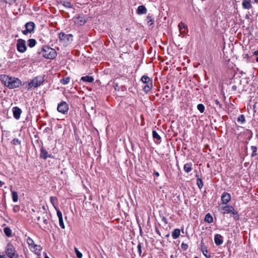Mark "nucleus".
<instances>
[{"mask_svg":"<svg viewBox=\"0 0 258 258\" xmlns=\"http://www.w3.org/2000/svg\"><path fill=\"white\" fill-rule=\"evenodd\" d=\"M55 210H56L57 216L58 218V219L62 218V215L61 211L57 208H56Z\"/></svg>","mask_w":258,"mask_h":258,"instance_id":"40","label":"nucleus"},{"mask_svg":"<svg viewBox=\"0 0 258 258\" xmlns=\"http://www.w3.org/2000/svg\"><path fill=\"white\" fill-rule=\"evenodd\" d=\"M7 3H10V1L11 0H4Z\"/></svg>","mask_w":258,"mask_h":258,"instance_id":"51","label":"nucleus"},{"mask_svg":"<svg viewBox=\"0 0 258 258\" xmlns=\"http://www.w3.org/2000/svg\"><path fill=\"white\" fill-rule=\"evenodd\" d=\"M4 183L0 180V187H2Z\"/></svg>","mask_w":258,"mask_h":258,"instance_id":"48","label":"nucleus"},{"mask_svg":"<svg viewBox=\"0 0 258 258\" xmlns=\"http://www.w3.org/2000/svg\"><path fill=\"white\" fill-rule=\"evenodd\" d=\"M70 81V78L69 77L63 78L60 80V82L63 85L68 84Z\"/></svg>","mask_w":258,"mask_h":258,"instance_id":"32","label":"nucleus"},{"mask_svg":"<svg viewBox=\"0 0 258 258\" xmlns=\"http://www.w3.org/2000/svg\"><path fill=\"white\" fill-rule=\"evenodd\" d=\"M12 143L14 145H18L20 144L21 142L18 139H14L12 140Z\"/></svg>","mask_w":258,"mask_h":258,"instance_id":"38","label":"nucleus"},{"mask_svg":"<svg viewBox=\"0 0 258 258\" xmlns=\"http://www.w3.org/2000/svg\"><path fill=\"white\" fill-rule=\"evenodd\" d=\"M154 174L157 177H158L159 176V173L157 171H154Z\"/></svg>","mask_w":258,"mask_h":258,"instance_id":"47","label":"nucleus"},{"mask_svg":"<svg viewBox=\"0 0 258 258\" xmlns=\"http://www.w3.org/2000/svg\"><path fill=\"white\" fill-rule=\"evenodd\" d=\"M27 243L28 244L30 249H31V248H32L33 246H34L35 245V244L33 240L29 237H28L27 238Z\"/></svg>","mask_w":258,"mask_h":258,"instance_id":"26","label":"nucleus"},{"mask_svg":"<svg viewBox=\"0 0 258 258\" xmlns=\"http://www.w3.org/2000/svg\"><path fill=\"white\" fill-rule=\"evenodd\" d=\"M50 201L54 208L56 209V205H57V199L55 197H50Z\"/></svg>","mask_w":258,"mask_h":258,"instance_id":"23","label":"nucleus"},{"mask_svg":"<svg viewBox=\"0 0 258 258\" xmlns=\"http://www.w3.org/2000/svg\"><path fill=\"white\" fill-rule=\"evenodd\" d=\"M12 198L13 202H17L18 201V196L16 191H13L12 192Z\"/></svg>","mask_w":258,"mask_h":258,"instance_id":"33","label":"nucleus"},{"mask_svg":"<svg viewBox=\"0 0 258 258\" xmlns=\"http://www.w3.org/2000/svg\"><path fill=\"white\" fill-rule=\"evenodd\" d=\"M252 148L253 149V152L256 151V148L255 147H252Z\"/></svg>","mask_w":258,"mask_h":258,"instance_id":"49","label":"nucleus"},{"mask_svg":"<svg viewBox=\"0 0 258 258\" xmlns=\"http://www.w3.org/2000/svg\"><path fill=\"white\" fill-rule=\"evenodd\" d=\"M137 248H138V252H139V254L141 255V253H142V250H141L142 247H141V244H139L138 245Z\"/></svg>","mask_w":258,"mask_h":258,"instance_id":"44","label":"nucleus"},{"mask_svg":"<svg viewBox=\"0 0 258 258\" xmlns=\"http://www.w3.org/2000/svg\"><path fill=\"white\" fill-rule=\"evenodd\" d=\"M59 39L60 41L66 44H68L73 41V35L71 34H66L64 33L61 32L59 34Z\"/></svg>","mask_w":258,"mask_h":258,"instance_id":"7","label":"nucleus"},{"mask_svg":"<svg viewBox=\"0 0 258 258\" xmlns=\"http://www.w3.org/2000/svg\"><path fill=\"white\" fill-rule=\"evenodd\" d=\"M201 250L203 254L207 257L210 258L211 257V254L208 252L206 246L204 244L203 242H201Z\"/></svg>","mask_w":258,"mask_h":258,"instance_id":"15","label":"nucleus"},{"mask_svg":"<svg viewBox=\"0 0 258 258\" xmlns=\"http://www.w3.org/2000/svg\"><path fill=\"white\" fill-rule=\"evenodd\" d=\"M197 184L198 186V187L201 189L203 186V182L202 180V179L200 178H198L197 180Z\"/></svg>","mask_w":258,"mask_h":258,"instance_id":"35","label":"nucleus"},{"mask_svg":"<svg viewBox=\"0 0 258 258\" xmlns=\"http://www.w3.org/2000/svg\"><path fill=\"white\" fill-rule=\"evenodd\" d=\"M256 3H258V0H254Z\"/></svg>","mask_w":258,"mask_h":258,"instance_id":"54","label":"nucleus"},{"mask_svg":"<svg viewBox=\"0 0 258 258\" xmlns=\"http://www.w3.org/2000/svg\"><path fill=\"white\" fill-rule=\"evenodd\" d=\"M237 121L238 122H241V123H243L245 121V117L243 115H241L237 118Z\"/></svg>","mask_w":258,"mask_h":258,"instance_id":"39","label":"nucleus"},{"mask_svg":"<svg viewBox=\"0 0 258 258\" xmlns=\"http://www.w3.org/2000/svg\"><path fill=\"white\" fill-rule=\"evenodd\" d=\"M41 54L44 57L48 59H53L56 56L55 49L48 46H45L42 48Z\"/></svg>","mask_w":258,"mask_h":258,"instance_id":"3","label":"nucleus"},{"mask_svg":"<svg viewBox=\"0 0 258 258\" xmlns=\"http://www.w3.org/2000/svg\"><path fill=\"white\" fill-rule=\"evenodd\" d=\"M86 22V20L83 17L79 16L75 18V23L76 25L79 26H82L84 25Z\"/></svg>","mask_w":258,"mask_h":258,"instance_id":"13","label":"nucleus"},{"mask_svg":"<svg viewBox=\"0 0 258 258\" xmlns=\"http://www.w3.org/2000/svg\"><path fill=\"white\" fill-rule=\"evenodd\" d=\"M69 109V105L65 101H61L58 104L57 107V110L63 114L67 113Z\"/></svg>","mask_w":258,"mask_h":258,"instance_id":"8","label":"nucleus"},{"mask_svg":"<svg viewBox=\"0 0 258 258\" xmlns=\"http://www.w3.org/2000/svg\"><path fill=\"white\" fill-rule=\"evenodd\" d=\"M62 3V5L67 8H70L71 7L70 3L68 1H63Z\"/></svg>","mask_w":258,"mask_h":258,"instance_id":"42","label":"nucleus"},{"mask_svg":"<svg viewBox=\"0 0 258 258\" xmlns=\"http://www.w3.org/2000/svg\"><path fill=\"white\" fill-rule=\"evenodd\" d=\"M197 108L201 113H203L205 110V107L202 104H198Z\"/></svg>","mask_w":258,"mask_h":258,"instance_id":"36","label":"nucleus"},{"mask_svg":"<svg viewBox=\"0 0 258 258\" xmlns=\"http://www.w3.org/2000/svg\"><path fill=\"white\" fill-rule=\"evenodd\" d=\"M17 49L21 53H23L26 50V42L24 40L19 39L17 40Z\"/></svg>","mask_w":258,"mask_h":258,"instance_id":"9","label":"nucleus"},{"mask_svg":"<svg viewBox=\"0 0 258 258\" xmlns=\"http://www.w3.org/2000/svg\"><path fill=\"white\" fill-rule=\"evenodd\" d=\"M214 241L216 245H220L223 242V237L220 234H216L214 237Z\"/></svg>","mask_w":258,"mask_h":258,"instance_id":"16","label":"nucleus"},{"mask_svg":"<svg viewBox=\"0 0 258 258\" xmlns=\"http://www.w3.org/2000/svg\"><path fill=\"white\" fill-rule=\"evenodd\" d=\"M245 57H246V58H248V57H249V56H248V55L247 54H246L245 55Z\"/></svg>","mask_w":258,"mask_h":258,"instance_id":"53","label":"nucleus"},{"mask_svg":"<svg viewBox=\"0 0 258 258\" xmlns=\"http://www.w3.org/2000/svg\"><path fill=\"white\" fill-rule=\"evenodd\" d=\"M181 248L183 249V250H186L188 247V245L186 244L182 243L181 244Z\"/></svg>","mask_w":258,"mask_h":258,"instance_id":"43","label":"nucleus"},{"mask_svg":"<svg viewBox=\"0 0 258 258\" xmlns=\"http://www.w3.org/2000/svg\"><path fill=\"white\" fill-rule=\"evenodd\" d=\"M220 212L223 214H232L234 219L238 220L239 219V215L232 206L228 205L221 207Z\"/></svg>","mask_w":258,"mask_h":258,"instance_id":"2","label":"nucleus"},{"mask_svg":"<svg viewBox=\"0 0 258 258\" xmlns=\"http://www.w3.org/2000/svg\"><path fill=\"white\" fill-rule=\"evenodd\" d=\"M35 27V24L32 22H27L25 24L26 29L22 31L24 35H27L29 33H31L33 31Z\"/></svg>","mask_w":258,"mask_h":258,"instance_id":"10","label":"nucleus"},{"mask_svg":"<svg viewBox=\"0 0 258 258\" xmlns=\"http://www.w3.org/2000/svg\"><path fill=\"white\" fill-rule=\"evenodd\" d=\"M4 232L5 235L8 237H10L12 235V230L9 227H5L4 229Z\"/></svg>","mask_w":258,"mask_h":258,"instance_id":"27","label":"nucleus"},{"mask_svg":"<svg viewBox=\"0 0 258 258\" xmlns=\"http://www.w3.org/2000/svg\"><path fill=\"white\" fill-rule=\"evenodd\" d=\"M0 258H7L5 255L0 254Z\"/></svg>","mask_w":258,"mask_h":258,"instance_id":"50","label":"nucleus"},{"mask_svg":"<svg viewBox=\"0 0 258 258\" xmlns=\"http://www.w3.org/2000/svg\"><path fill=\"white\" fill-rule=\"evenodd\" d=\"M194 258H199L198 256H195Z\"/></svg>","mask_w":258,"mask_h":258,"instance_id":"55","label":"nucleus"},{"mask_svg":"<svg viewBox=\"0 0 258 258\" xmlns=\"http://www.w3.org/2000/svg\"><path fill=\"white\" fill-rule=\"evenodd\" d=\"M242 6L245 9H249L250 6V3L247 0H243L242 2Z\"/></svg>","mask_w":258,"mask_h":258,"instance_id":"30","label":"nucleus"},{"mask_svg":"<svg viewBox=\"0 0 258 258\" xmlns=\"http://www.w3.org/2000/svg\"><path fill=\"white\" fill-rule=\"evenodd\" d=\"M178 27L179 28V31L180 32V33H181V34L183 33V32L182 31V29H184L186 27L184 23H183L182 22L179 23L178 25Z\"/></svg>","mask_w":258,"mask_h":258,"instance_id":"34","label":"nucleus"},{"mask_svg":"<svg viewBox=\"0 0 258 258\" xmlns=\"http://www.w3.org/2000/svg\"><path fill=\"white\" fill-rule=\"evenodd\" d=\"M36 43V41L34 39H30L28 41V45L30 47H34Z\"/></svg>","mask_w":258,"mask_h":258,"instance_id":"28","label":"nucleus"},{"mask_svg":"<svg viewBox=\"0 0 258 258\" xmlns=\"http://www.w3.org/2000/svg\"><path fill=\"white\" fill-rule=\"evenodd\" d=\"M152 136H153V138L154 139H156L158 141H160L161 140L160 136L158 135V134L155 131H153Z\"/></svg>","mask_w":258,"mask_h":258,"instance_id":"31","label":"nucleus"},{"mask_svg":"<svg viewBox=\"0 0 258 258\" xmlns=\"http://www.w3.org/2000/svg\"><path fill=\"white\" fill-rule=\"evenodd\" d=\"M37 219L43 230L48 228V217L46 214L43 213L41 216H38Z\"/></svg>","mask_w":258,"mask_h":258,"instance_id":"5","label":"nucleus"},{"mask_svg":"<svg viewBox=\"0 0 258 258\" xmlns=\"http://www.w3.org/2000/svg\"><path fill=\"white\" fill-rule=\"evenodd\" d=\"M184 170L188 173L191 170V163H187L184 165L183 167Z\"/></svg>","mask_w":258,"mask_h":258,"instance_id":"25","label":"nucleus"},{"mask_svg":"<svg viewBox=\"0 0 258 258\" xmlns=\"http://www.w3.org/2000/svg\"><path fill=\"white\" fill-rule=\"evenodd\" d=\"M231 200V195L230 194L224 192L221 196V201L223 204H227Z\"/></svg>","mask_w":258,"mask_h":258,"instance_id":"12","label":"nucleus"},{"mask_svg":"<svg viewBox=\"0 0 258 258\" xmlns=\"http://www.w3.org/2000/svg\"><path fill=\"white\" fill-rule=\"evenodd\" d=\"M50 157V155L48 154V152L44 149H41L40 153V157L44 159Z\"/></svg>","mask_w":258,"mask_h":258,"instance_id":"21","label":"nucleus"},{"mask_svg":"<svg viewBox=\"0 0 258 258\" xmlns=\"http://www.w3.org/2000/svg\"><path fill=\"white\" fill-rule=\"evenodd\" d=\"M253 54L254 55L257 56L255 60L256 62H258V49L257 50L255 51L254 52H253Z\"/></svg>","mask_w":258,"mask_h":258,"instance_id":"45","label":"nucleus"},{"mask_svg":"<svg viewBox=\"0 0 258 258\" xmlns=\"http://www.w3.org/2000/svg\"><path fill=\"white\" fill-rule=\"evenodd\" d=\"M5 252L9 258H19L15 247L11 243H8L5 248Z\"/></svg>","mask_w":258,"mask_h":258,"instance_id":"4","label":"nucleus"},{"mask_svg":"<svg viewBox=\"0 0 258 258\" xmlns=\"http://www.w3.org/2000/svg\"><path fill=\"white\" fill-rule=\"evenodd\" d=\"M137 13L139 15L145 14L147 13V9L144 6H140L138 8Z\"/></svg>","mask_w":258,"mask_h":258,"instance_id":"17","label":"nucleus"},{"mask_svg":"<svg viewBox=\"0 0 258 258\" xmlns=\"http://www.w3.org/2000/svg\"><path fill=\"white\" fill-rule=\"evenodd\" d=\"M146 21H147V22L148 23H150L149 24V26H151L153 24L154 20L152 19V16H150V14H149L147 16L146 19Z\"/></svg>","mask_w":258,"mask_h":258,"instance_id":"29","label":"nucleus"},{"mask_svg":"<svg viewBox=\"0 0 258 258\" xmlns=\"http://www.w3.org/2000/svg\"><path fill=\"white\" fill-rule=\"evenodd\" d=\"M180 230L179 229H175L172 233V237L174 239H177L180 235Z\"/></svg>","mask_w":258,"mask_h":258,"instance_id":"19","label":"nucleus"},{"mask_svg":"<svg viewBox=\"0 0 258 258\" xmlns=\"http://www.w3.org/2000/svg\"><path fill=\"white\" fill-rule=\"evenodd\" d=\"M171 258H173V255H171Z\"/></svg>","mask_w":258,"mask_h":258,"instance_id":"56","label":"nucleus"},{"mask_svg":"<svg viewBox=\"0 0 258 258\" xmlns=\"http://www.w3.org/2000/svg\"><path fill=\"white\" fill-rule=\"evenodd\" d=\"M0 79L5 86L10 89L18 88L22 84V82L20 79L16 78L10 77L5 75H1Z\"/></svg>","mask_w":258,"mask_h":258,"instance_id":"1","label":"nucleus"},{"mask_svg":"<svg viewBox=\"0 0 258 258\" xmlns=\"http://www.w3.org/2000/svg\"><path fill=\"white\" fill-rule=\"evenodd\" d=\"M75 253L78 258H82L83 255L81 252L77 248L75 247L74 248Z\"/></svg>","mask_w":258,"mask_h":258,"instance_id":"37","label":"nucleus"},{"mask_svg":"<svg viewBox=\"0 0 258 258\" xmlns=\"http://www.w3.org/2000/svg\"><path fill=\"white\" fill-rule=\"evenodd\" d=\"M44 258H49V257L46 254Z\"/></svg>","mask_w":258,"mask_h":258,"instance_id":"52","label":"nucleus"},{"mask_svg":"<svg viewBox=\"0 0 258 258\" xmlns=\"http://www.w3.org/2000/svg\"><path fill=\"white\" fill-rule=\"evenodd\" d=\"M205 221L209 223L213 222V218L210 214L208 213L206 215Z\"/></svg>","mask_w":258,"mask_h":258,"instance_id":"24","label":"nucleus"},{"mask_svg":"<svg viewBox=\"0 0 258 258\" xmlns=\"http://www.w3.org/2000/svg\"><path fill=\"white\" fill-rule=\"evenodd\" d=\"M30 250L34 252L36 254L39 255L40 254L42 247L40 245L35 244L34 246H33L32 248H31Z\"/></svg>","mask_w":258,"mask_h":258,"instance_id":"14","label":"nucleus"},{"mask_svg":"<svg viewBox=\"0 0 258 258\" xmlns=\"http://www.w3.org/2000/svg\"><path fill=\"white\" fill-rule=\"evenodd\" d=\"M44 82V78L41 76L34 78L28 84L29 88H36L41 85Z\"/></svg>","mask_w":258,"mask_h":258,"instance_id":"6","label":"nucleus"},{"mask_svg":"<svg viewBox=\"0 0 258 258\" xmlns=\"http://www.w3.org/2000/svg\"><path fill=\"white\" fill-rule=\"evenodd\" d=\"M214 102H215V104L217 106H219L220 108L221 107V105L220 102L218 100H214Z\"/></svg>","mask_w":258,"mask_h":258,"instance_id":"46","label":"nucleus"},{"mask_svg":"<svg viewBox=\"0 0 258 258\" xmlns=\"http://www.w3.org/2000/svg\"><path fill=\"white\" fill-rule=\"evenodd\" d=\"M141 80L144 84H149V82L152 83V81L150 79V78L146 75L142 76Z\"/></svg>","mask_w":258,"mask_h":258,"instance_id":"20","label":"nucleus"},{"mask_svg":"<svg viewBox=\"0 0 258 258\" xmlns=\"http://www.w3.org/2000/svg\"><path fill=\"white\" fill-rule=\"evenodd\" d=\"M58 220H59V225L60 227L62 229H64L65 226H64V224L63 222V219L62 218L59 219Z\"/></svg>","mask_w":258,"mask_h":258,"instance_id":"41","label":"nucleus"},{"mask_svg":"<svg viewBox=\"0 0 258 258\" xmlns=\"http://www.w3.org/2000/svg\"><path fill=\"white\" fill-rule=\"evenodd\" d=\"M153 84L152 83H150L149 84H146V85L143 87V90L147 93L152 88Z\"/></svg>","mask_w":258,"mask_h":258,"instance_id":"22","label":"nucleus"},{"mask_svg":"<svg viewBox=\"0 0 258 258\" xmlns=\"http://www.w3.org/2000/svg\"><path fill=\"white\" fill-rule=\"evenodd\" d=\"M12 112L13 116L16 119H19L22 113L21 109L18 107L15 106L13 107Z\"/></svg>","mask_w":258,"mask_h":258,"instance_id":"11","label":"nucleus"},{"mask_svg":"<svg viewBox=\"0 0 258 258\" xmlns=\"http://www.w3.org/2000/svg\"><path fill=\"white\" fill-rule=\"evenodd\" d=\"M81 80L84 82L91 83L94 81V78L92 76H86L82 77Z\"/></svg>","mask_w":258,"mask_h":258,"instance_id":"18","label":"nucleus"}]
</instances>
